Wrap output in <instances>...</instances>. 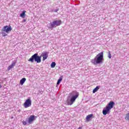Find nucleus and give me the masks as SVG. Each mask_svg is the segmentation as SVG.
I'll use <instances>...</instances> for the list:
<instances>
[{"label": "nucleus", "mask_w": 129, "mask_h": 129, "mask_svg": "<svg viewBox=\"0 0 129 129\" xmlns=\"http://www.w3.org/2000/svg\"><path fill=\"white\" fill-rule=\"evenodd\" d=\"M26 12L25 11H23L20 14V17L23 19H25V18H26Z\"/></svg>", "instance_id": "obj_12"}, {"label": "nucleus", "mask_w": 129, "mask_h": 129, "mask_svg": "<svg viewBox=\"0 0 129 129\" xmlns=\"http://www.w3.org/2000/svg\"><path fill=\"white\" fill-rule=\"evenodd\" d=\"M102 61H103V52H101L94 58L92 59L91 62L93 65H97L98 64H102Z\"/></svg>", "instance_id": "obj_2"}, {"label": "nucleus", "mask_w": 129, "mask_h": 129, "mask_svg": "<svg viewBox=\"0 0 129 129\" xmlns=\"http://www.w3.org/2000/svg\"><path fill=\"white\" fill-rule=\"evenodd\" d=\"M48 55H49V52L48 51H43L40 56L43 57V61H45L48 58Z\"/></svg>", "instance_id": "obj_8"}, {"label": "nucleus", "mask_w": 129, "mask_h": 129, "mask_svg": "<svg viewBox=\"0 0 129 129\" xmlns=\"http://www.w3.org/2000/svg\"><path fill=\"white\" fill-rule=\"evenodd\" d=\"M32 105V100H31L30 98L27 99L24 103V106L25 108H28V107H30Z\"/></svg>", "instance_id": "obj_6"}, {"label": "nucleus", "mask_w": 129, "mask_h": 129, "mask_svg": "<svg viewBox=\"0 0 129 129\" xmlns=\"http://www.w3.org/2000/svg\"><path fill=\"white\" fill-rule=\"evenodd\" d=\"M23 22H26V20L24 19Z\"/></svg>", "instance_id": "obj_24"}, {"label": "nucleus", "mask_w": 129, "mask_h": 129, "mask_svg": "<svg viewBox=\"0 0 129 129\" xmlns=\"http://www.w3.org/2000/svg\"><path fill=\"white\" fill-rule=\"evenodd\" d=\"M26 78H22L21 80H20V84L21 85H24V83H25V82H26Z\"/></svg>", "instance_id": "obj_14"}, {"label": "nucleus", "mask_w": 129, "mask_h": 129, "mask_svg": "<svg viewBox=\"0 0 129 129\" xmlns=\"http://www.w3.org/2000/svg\"><path fill=\"white\" fill-rule=\"evenodd\" d=\"M12 27H11V26H5L3 27V28L2 29V36L3 37H7V36H8L7 34H9V33H10V32H11L12 31ZM7 33H6V32Z\"/></svg>", "instance_id": "obj_5"}, {"label": "nucleus", "mask_w": 129, "mask_h": 129, "mask_svg": "<svg viewBox=\"0 0 129 129\" xmlns=\"http://www.w3.org/2000/svg\"><path fill=\"white\" fill-rule=\"evenodd\" d=\"M93 116V114L88 115L86 116V119L87 120V121H89V120H90V118H91Z\"/></svg>", "instance_id": "obj_11"}, {"label": "nucleus", "mask_w": 129, "mask_h": 129, "mask_svg": "<svg viewBox=\"0 0 129 129\" xmlns=\"http://www.w3.org/2000/svg\"><path fill=\"white\" fill-rule=\"evenodd\" d=\"M102 113L103 115L109 114V113H110V109L106 106V107L103 109Z\"/></svg>", "instance_id": "obj_7"}, {"label": "nucleus", "mask_w": 129, "mask_h": 129, "mask_svg": "<svg viewBox=\"0 0 129 129\" xmlns=\"http://www.w3.org/2000/svg\"><path fill=\"white\" fill-rule=\"evenodd\" d=\"M41 59H42V56H39L38 53H35L29 58L28 61L31 62V63H34V60L36 63H41Z\"/></svg>", "instance_id": "obj_4"}, {"label": "nucleus", "mask_w": 129, "mask_h": 129, "mask_svg": "<svg viewBox=\"0 0 129 129\" xmlns=\"http://www.w3.org/2000/svg\"><path fill=\"white\" fill-rule=\"evenodd\" d=\"M78 129H82V127H79Z\"/></svg>", "instance_id": "obj_22"}, {"label": "nucleus", "mask_w": 129, "mask_h": 129, "mask_svg": "<svg viewBox=\"0 0 129 129\" xmlns=\"http://www.w3.org/2000/svg\"><path fill=\"white\" fill-rule=\"evenodd\" d=\"M15 65H16V62H12V64H11L10 66H9L8 68V70H11V69L14 68V67L15 66Z\"/></svg>", "instance_id": "obj_13"}, {"label": "nucleus", "mask_w": 129, "mask_h": 129, "mask_svg": "<svg viewBox=\"0 0 129 129\" xmlns=\"http://www.w3.org/2000/svg\"><path fill=\"white\" fill-rule=\"evenodd\" d=\"M125 119H126V120H129V113L126 114Z\"/></svg>", "instance_id": "obj_19"}, {"label": "nucleus", "mask_w": 129, "mask_h": 129, "mask_svg": "<svg viewBox=\"0 0 129 129\" xmlns=\"http://www.w3.org/2000/svg\"><path fill=\"white\" fill-rule=\"evenodd\" d=\"M2 87H3V86L0 84V88H2Z\"/></svg>", "instance_id": "obj_23"}, {"label": "nucleus", "mask_w": 129, "mask_h": 129, "mask_svg": "<svg viewBox=\"0 0 129 129\" xmlns=\"http://www.w3.org/2000/svg\"><path fill=\"white\" fill-rule=\"evenodd\" d=\"M51 68H55V66H56V62H52L50 64Z\"/></svg>", "instance_id": "obj_18"}, {"label": "nucleus", "mask_w": 129, "mask_h": 129, "mask_svg": "<svg viewBox=\"0 0 129 129\" xmlns=\"http://www.w3.org/2000/svg\"><path fill=\"white\" fill-rule=\"evenodd\" d=\"M100 88V86H97L93 90V93H95V92H97L98 90Z\"/></svg>", "instance_id": "obj_15"}, {"label": "nucleus", "mask_w": 129, "mask_h": 129, "mask_svg": "<svg viewBox=\"0 0 129 129\" xmlns=\"http://www.w3.org/2000/svg\"><path fill=\"white\" fill-rule=\"evenodd\" d=\"M114 105H115V103L112 101H111L106 106L111 110L112 108H113V106H114Z\"/></svg>", "instance_id": "obj_9"}, {"label": "nucleus", "mask_w": 129, "mask_h": 129, "mask_svg": "<svg viewBox=\"0 0 129 129\" xmlns=\"http://www.w3.org/2000/svg\"><path fill=\"white\" fill-rule=\"evenodd\" d=\"M79 96V93H78L77 91H74L70 93V99H68L67 100V102L68 105H72L74 102H75V100L77 99V98Z\"/></svg>", "instance_id": "obj_1"}, {"label": "nucleus", "mask_w": 129, "mask_h": 129, "mask_svg": "<svg viewBox=\"0 0 129 129\" xmlns=\"http://www.w3.org/2000/svg\"><path fill=\"white\" fill-rule=\"evenodd\" d=\"M28 122L29 123V121H28V118H26L25 120L22 121V123L24 125H27Z\"/></svg>", "instance_id": "obj_16"}, {"label": "nucleus", "mask_w": 129, "mask_h": 129, "mask_svg": "<svg viewBox=\"0 0 129 129\" xmlns=\"http://www.w3.org/2000/svg\"><path fill=\"white\" fill-rule=\"evenodd\" d=\"M62 77H59V79L57 81V82L56 83L57 85H59V84H60V82H61V81H62Z\"/></svg>", "instance_id": "obj_17"}, {"label": "nucleus", "mask_w": 129, "mask_h": 129, "mask_svg": "<svg viewBox=\"0 0 129 129\" xmlns=\"http://www.w3.org/2000/svg\"><path fill=\"white\" fill-rule=\"evenodd\" d=\"M62 24V21L61 20H55L52 22H50V24L47 25V27L48 29H50V30H53L54 28H56V27H59Z\"/></svg>", "instance_id": "obj_3"}, {"label": "nucleus", "mask_w": 129, "mask_h": 129, "mask_svg": "<svg viewBox=\"0 0 129 129\" xmlns=\"http://www.w3.org/2000/svg\"><path fill=\"white\" fill-rule=\"evenodd\" d=\"M108 58H109V59L111 58V54H110V51H109L108 52Z\"/></svg>", "instance_id": "obj_20"}, {"label": "nucleus", "mask_w": 129, "mask_h": 129, "mask_svg": "<svg viewBox=\"0 0 129 129\" xmlns=\"http://www.w3.org/2000/svg\"><path fill=\"white\" fill-rule=\"evenodd\" d=\"M58 11H59V9H55L54 10V13H57V12H58Z\"/></svg>", "instance_id": "obj_21"}, {"label": "nucleus", "mask_w": 129, "mask_h": 129, "mask_svg": "<svg viewBox=\"0 0 129 129\" xmlns=\"http://www.w3.org/2000/svg\"><path fill=\"white\" fill-rule=\"evenodd\" d=\"M27 120L28 121V123L33 122L35 120V115H31L29 118H27Z\"/></svg>", "instance_id": "obj_10"}]
</instances>
